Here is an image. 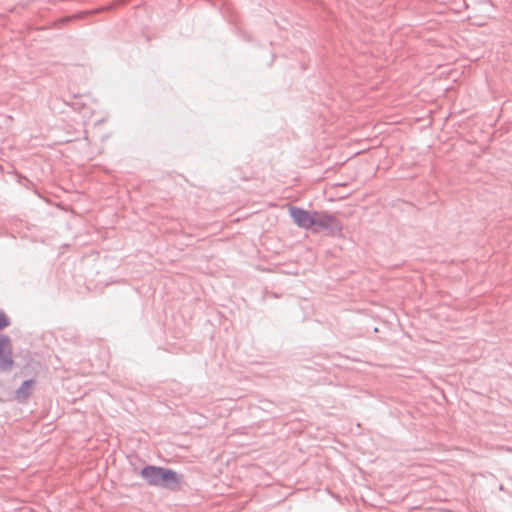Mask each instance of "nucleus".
Segmentation results:
<instances>
[{"label": "nucleus", "mask_w": 512, "mask_h": 512, "mask_svg": "<svg viewBox=\"0 0 512 512\" xmlns=\"http://www.w3.org/2000/svg\"><path fill=\"white\" fill-rule=\"evenodd\" d=\"M290 216L301 228L318 231L334 226L336 219L325 212H310L301 208L291 207Z\"/></svg>", "instance_id": "nucleus-1"}, {"label": "nucleus", "mask_w": 512, "mask_h": 512, "mask_svg": "<svg viewBox=\"0 0 512 512\" xmlns=\"http://www.w3.org/2000/svg\"><path fill=\"white\" fill-rule=\"evenodd\" d=\"M13 364L12 345L8 337H0V369L10 368Z\"/></svg>", "instance_id": "nucleus-2"}, {"label": "nucleus", "mask_w": 512, "mask_h": 512, "mask_svg": "<svg viewBox=\"0 0 512 512\" xmlns=\"http://www.w3.org/2000/svg\"><path fill=\"white\" fill-rule=\"evenodd\" d=\"M161 468L149 466L141 471V475L145 478L149 484L160 486L161 484Z\"/></svg>", "instance_id": "nucleus-3"}, {"label": "nucleus", "mask_w": 512, "mask_h": 512, "mask_svg": "<svg viewBox=\"0 0 512 512\" xmlns=\"http://www.w3.org/2000/svg\"><path fill=\"white\" fill-rule=\"evenodd\" d=\"M160 473H161L160 486L173 488L176 484H178L179 477L174 471H172L170 469L161 468Z\"/></svg>", "instance_id": "nucleus-4"}, {"label": "nucleus", "mask_w": 512, "mask_h": 512, "mask_svg": "<svg viewBox=\"0 0 512 512\" xmlns=\"http://www.w3.org/2000/svg\"><path fill=\"white\" fill-rule=\"evenodd\" d=\"M33 385H34V381H25L22 384V386L19 388V390L17 391V397L19 399L20 398H22V399L26 398L29 395Z\"/></svg>", "instance_id": "nucleus-5"}, {"label": "nucleus", "mask_w": 512, "mask_h": 512, "mask_svg": "<svg viewBox=\"0 0 512 512\" xmlns=\"http://www.w3.org/2000/svg\"><path fill=\"white\" fill-rule=\"evenodd\" d=\"M9 325V320L6 315L0 311V330Z\"/></svg>", "instance_id": "nucleus-6"}]
</instances>
